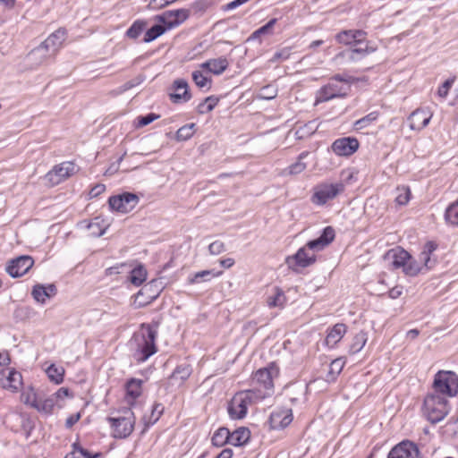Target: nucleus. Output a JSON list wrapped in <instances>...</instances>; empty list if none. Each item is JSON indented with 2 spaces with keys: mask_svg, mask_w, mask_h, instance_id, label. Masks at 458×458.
I'll return each mask as SVG.
<instances>
[{
  "mask_svg": "<svg viewBox=\"0 0 458 458\" xmlns=\"http://www.w3.org/2000/svg\"><path fill=\"white\" fill-rule=\"evenodd\" d=\"M335 239V230L331 226H327L322 234L312 241H310L304 247L290 257L286 258V264L295 272L299 268H304L312 265L316 261L314 251H318L327 247Z\"/></svg>",
  "mask_w": 458,
  "mask_h": 458,
  "instance_id": "obj_1",
  "label": "nucleus"
},
{
  "mask_svg": "<svg viewBox=\"0 0 458 458\" xmlns=\"http://www.w3.org/2000/svg\"><path fill=\"white\" fill-rule=\"evenodd\" d=\"M157 329L149 324H142L140 330L133 335L130 346L137 362H144L157 352Z\"/></svg>",
  "mask_w": 458,
  "mask_h": 458,
  "instance_id": "obj_2",
  "label": "nucleus"
},
{
  "mask_svg": "<svg viewBox=\"0 0 458 458\" xmlns=\"http://www.w3.org/2000/svg\"><path fill=\"white\" fill-rule=\"evenodd\" d=\"M65 36L66 30L64 29H58L49 35L38 47L34 48L29 54V58L31 61H35L37 64L44 63L47 58L56 54L65 39Z\"/></svg>",
  "mask_w": 458,
  "mask_h": 458,
  "instance_id": "obj_3",
  "label": "nucleus"
},
{
  "mask_svg": "<svg viewBox=\"0 0 458 458\" xmlns=\"http://www.w3.org/2000/svg\"><path fill=\"white\" fill-rule=\"evenodd\" d=\"M256 394L250 390H245L236 393L227 406V411L231 419L242 420L245 418L248 407L265 399V395Z\"/></svg>",
  "mask_w": 458,
  "mask_h": 458,
  "instance_id": "obj_4",
  "label": "nucleus"
},
{
  "mask_svg": "<svg viewBox=\"0 0 458 458\" xmlns=\"http://www.w3.org/2000/svg\"><path fill=\"white\" fill-rule=\"evenodd\" d=\"M279 374V369L275 363H270L267 367L258 369L252 377V385L254 387L250 389L256 395L261 394L265 398L270 396L274 392V377Z\"/></svg>",
  "mask_w": 458,
  "mask_h": 458,
  "instance_id": "obj_5",
  "label": "nucleus"
},
{
  "mask_svg": "<svg viewBox=\"0 0 458 458\" xmlns=\"http://www.w3.org/2000/svg\"><path fill=\"white\" fill-rule=\"evenodd\" d=\"M448 401L439 394H428L424 399L423 414L428 421L436 424L447 415Z\"/></svg>",
  "mask_w": 458,
  "mask_h": 458,
  "instance_id": "obj_6",
  "label": "nucleus"
},
{
  "mask_svg": "<svg viewBox=\"0 0 458 458\" xmlns=\"http://www.w3.org/2000/svg\"><path fill=\"white\" fill-rule=\"evenodd\" d=\"M437 245L433 242H428L421 253L420 254V260L423 263L422 266H420L419 263L414 260L411 256L409 261H406V265L404 266L403 271L410 276H417L420 272L422 271L423 268L428 270L432 268L436 263V259H432L430 255L437 250Z\"/></svg>",
  "mask_w": 458,
  "mask_h": 458,
  "instance_id": "obj_7",
  "label": "nucleus"
},
{
  "mask_svg": "<svg viewBox=\"0 0 458 458\" xmlns=\"http://www.w3.org/2000/svg\"><path fill=\"white\" fill-rule=\"evenodd\" d=\"M344 185L343 182L336 183H320L314 187L311 196V202L317 206H323L327 201L334 199L339 194L344 192Z\"/></svg>",
  "mask_w": 458,
  "mask_h": 458,
  "instance_id": "obj_8",
  "label": "nucleus"
},
{
  "mask_svg": "<svg viewBox=\"0 0 458 458\" xmlns=\"http://www.w3.org/2000/svg\"><path fill=\"white\" fill-rule=\"evenodd\" d=\"M433 386L437 394L454 396L458 392V377L452 371H438L435 376Z\"/></svg>",
  "mask_w": 458,
  "mask_h": 458,
  "instance_id": "obj_9",
  "label": "nucleus"
},
{
  "mask_svg": "<svg viewBox=\"0 0 458 458\" xmlns=\"http://www.w3.org/2000/svg\"><path fill=\"white\" fill-rule=\"evenodd\" d=\"M108 421L113 428V435L116 438H125L129 437L134 428L135 418L133 412L127 409L123 416L116 418L109 417Z\"/></svg>",
  "mask_w": 458,
  "mask_h": 458,
  "instance_id": "obj_10",
  "label": "nucleus"
},
{
  "mask_svg": "<svg viewBox=\"0 0 458 458\" xmlns=\"http://www.w3.org/2000/svg\"><path fill=\"white\" fill-rule=\"evenodd\" d=\"M163 287L161 282L153 279L146 284L135 295L134 305L136 308H142L154 301L160 294Z\"/></svg>",
  "mask_w": 458,
  "mask_h": 458,
  "instance_id": "obj_11",
  "label": "nucleus"
},
{
  "mask_svg": "<svg viewBox=\"0 0 458 458\" xmlns=\"http://www.w3.org/2000/svg\"><path fill=\"white\" fill-rule=\"evenodd\" d=\"M139 201L140 199L136 194L124 192L120 195L111 196L108 199V204L112 210L125 214L131 211Z\"/></svg>",
  "mask_w": 458,
  "mask_h": 458,
  "instance_id": "obj_12",
  "label": "nucleus"
},
{
  "mask_svg": "<svg viewBox=\"0 0 458 458\" xmlns=\"http://www.w3.org/2000/svg\"><path fill=\"white\" fill-rule=\"evenodd\" d=\"M190 16L188 9H177L165 11L161 14L156 15L154 20L165 24L167 30H172L183 23Z\"/></svg>",
  "mask_w": 458,
  "mask_h": 458,
  "instance_id": "obj_13",
  "label": "nucleus"
},
{
  "mask_svg": "<svg viewBox=\"0 0 458 458\" xmlns=\"http://www.w3.org/2000/svg\"><path fill=\"white\" fill-rule=\"evenodd\" d=\"M75 173L72 162H63L55 165L47 174L46 179L51 185H57Z\"/></svg>",
  "mask_w": 458,
  "mask_h": 458,
  "instance_id": "obj_14",
  "label": "nucleus"
},
{
  "mask_svg": "<svg viewBox=\"0 0 458 458\" xmlns=\"http://www.w3.org/2000/svg\"><path fill=\"white\" fill-rule=\"evenodd\" d=\"M348 90L349 87H343L330 81L318 91L315 104L327 102L336 98H344Z\"/></svg>",
  "mask_w": 458,
  "mask_h": 458,
  "instance_id": "obj_15",
  "label": "nucleus"
},
{
  "mask_svg": "<svg viewBox=\"0 0 458 458\" xmlns=\"http://www.w3.org/2000/svg\"><path fill=\"white\" fill-rule=\"evenodd\" d=\"M293 416L292 409L278 407L271 412L268 423L271 429L279 430L289 426L293 421Z\"/></svg>",
  "mask_w": 458,
  "mask_h": 458,
  "instance_id": "obj_16",
  "label": "nucleus"
},
{
  "mask_svg": "<svg viewBox=\"0 0 458 458\" xmlns=\"http://www.w3.org/2000/svg\"><path fill=\"white\" fill-rule=\"evenodd\" d=\"M34 265V259L30 256H20L12 259L6 271L12 277H20L25 275Z\"/></svg>",
  "mask_w": 458,
  "mask_h": 458,
  "instance_id": "obj_17",
  "label": "nucleus"
},
{
  "mask_svg": "<svg viewBox=\"0 0 458 458\" xmlns=\"http://www.w3.org/2000/svg\"><path fill=\"white\" fill-rule=\"evenodd\" d=\"M419 448L411 441H403L389 452L387 458H419Z\"/></svg>",
  "mask_w": 458,
  "mask_h": 458,
  "instance_id": "obj_18",
  "label": "nucleus"
},
{
  "mask_svg": "<svg viewBox=\"0 0 458 458\" xmlns=\"http://www.w3.org/2000/svg\"><path fill=\"white\" fill-rule=\"evenodd\" d=\"M359 141L355 138L344 137L335 140L331 148L337 156L348 157L359 148Z\"/></svg>",
  "mask_w": 458,
  "mask_h": 458,
  "instance_id": "obj_19",
  "label": "nucleus"
},
{
  "mask_svg": "<svg viewBox=\"0 0 458 458\" xmlns=\"http://www.w3.org/2000/svg\"><path fill=\"white\" fill-rule=\"evenodd\" d=\"M0 380L4 388L13 392L18 391L22 385L21 374L13 369H2L0 371Z\"/></svg>",
  "mask_w": 458,
  "mask_h": 458,
  "instance_id": "obj_20",
  "label": "nucleus"
},
{
  "mask_svg": "<svg viewBox=\"0 0 458 458\" xmlns=\"http://www.w3.org/2000/svg\"><path fill=\"white\" fill-rule=\"evenodd\" d=\"M367 33L361 30H345L335 35V40L346 46H353L356 43H361V38H366Z\"/></svg>",
  "mask_w": 458,
  "mask_h": 458,
  "instance_id": "obj_21",
  "label": "nucleus"
},
{
  "mask_svg": "<svg viewBox=\"0 0 458 458\" xmlns=\"http://www.w3.org/2000/svg\"><path fill=\"white\" fill-rule=\"evenodd\" d=\"M431 116L432 115L429 114V112L425 109H416L410 114L408 118L411 130H422L428 124Z\"/></svg>",
  "mask_w": 458,
  "mask_h": 458,
  "instance_id": "obj_22",
  "label": "nucleus"
},
{
  "mask_svg": "<svg viewBox=\"0 0 458 458\" xmlns=\"http://www.w3.org/2000/svg\"><path fill=\"white\" fill-rule=\"evenodd\" d=\"M174 92L170 94L173 103L181 104L188 102L191 95L188 89V83L185 80L179 79L174 81Z\"/></svg>",
  "mask_w": 458,
  "mask_h": 458,
  "instance_id": "obj_23",
  "label": "nucleus"
},
{
  "mask_svg": "<svg viewBox=\"0 0 458 458\" xmlns=\"http://www.w3.org/2000/svg\"><path fill=\"white\" fill-rule=\"evenodd\" d=\"M361 42L363 44L356 43L355 45L350 47L351 62H357L375 50L369 46V43L366 38H362Z\"/></svg>",
  "mask_w": 458,
  "mask_h": 458,
  "instance_id": "obj_24",
  "label": "nucleus"
},
{
  "mask_svg": "<svg viewBox=\"0 0 458 458\" xmlns=\"http://www.w3.org/2000/svg\"><path fill=\"white\" fill-rule=\"evenodd\" d=\"M386 259L391 260V265L394 268H403L406 265V261L410 259V254L403 250H390L386 255Z\"/></svg>",
  "mask_w": 458,
  "mask_h": 458,
  "instance_id": "obj_25",
  "label": "nucleus"
},
{
  "mask_svg": "<svg viewBox=\"0 0 458 458\" xmlns=\"http://www.w3.org/2000/svg\"><path fill=\"white\" fill-rule=\"evenodd\" d=\"M192 369L190 365H179L175 368L169 377V384L172 386H182L191 375Z\"/></svg>",
  "mask_w": 458,
  "mask_h": 458,
  "instance_id": "obj_26",
  "label": "nucleus"
},
{
  "mask_svg": "<svg viewBox=\"0 0 458 458\" xmlns=\"http://www.w3.org/2000/svg\"><path fill=\"white\" fill-rule=\"evenodd\" d=\"M56 293V287L55 284H48L47 286L42 284H36L31 292L33 298L40 303H45L47 298H50Z\"/></svg>",
  "mask_w": 458,
  "mask_h": 458,
  "instance_id": "obj_27",
  "label": "nucleus"
},
{
  "mask_svg": "<svg viewBox=\"0 0 458 458\" xmlns=\"http://www.w3.org/2000/svg\"><path fill=\"white\" fill-rule=\"evenodd\" d=\"M228 61L225 57L209 59L200 64V67L208 70L216 75L222 74L228 67Z\"/></svg>",
  "mask_w": 458,
  "mask_h": 458,
  "instance_id": "obj_28",
  "label": "nucleus"
},
{
  "mask_svg": "<svg viewBox=\"0 0 458 458\" xmlns=\"http://www.w3.org/2000/svg\"><path fill=\"white\" fill-rule=\"evenodd\" d=\"M347 327L343 323L335 324L328 332L326 337V344L328 347H335V345L340 342L343 336L345 335Z\"/></svg>",
  "mask_w": 458,
  "mask_h": 458,
  "instance_id": "obj_29",
  "label": "nucleus"
},
{
  "mask_svg": "<svg viewBox=\"0 0 458 458\" xmlns=\"http://www.w3.org/2000/svg\"><path fill=\"white\" fill-rule=\"evenodd\" d=\"M230 445L233 446H242L248 443L250 438V431L248 428L241 427L233 432H230Z\"/></svg>",
  "mask_w": 458,
  "mask_h": 458,
  "instance_id": "obj_30",
  "label": "nucleus"
},
{
  "mask_svg": "<svg viewBox=\"0 0 458 458\" xmlns=\"http://www.w3.org/2000/svg\"><path fill=\"white\" fill-rule=\"evenodd\" d=\"M142 380L137 378L128 380L125 386L127 397L136 400L142 393Z\"/></svg>",
  "mask_w": 458,
  "mask_h": 458,
  "instance_id": "obj_31",
  "label": "nucleus"
},
{
  "mask_svg": "<svg viewBox=\"0 0 458 458\" xmlns=\"http://www.w3.org/2000/svg\"><path fill=\"white\" fill-rule=\"evenodd\" d=\"M368 341V335L364 331H360L352 339L349 348L350 354H355L362 350Z\"/></svg>",
  "mask_w": 458,
  "mask_h": 458,
  "instance_id": "obj_32",
  "label": "nucleus"
},
{
  "mask_svg": "<svg viewBox=\"0 0 458 458\" xmlns=\"http://www.w3.org/2000/svg\"><path fill=\"white\" fill-rule=\"evenodd\" d=\"M230 431L227 428H218L213 435L212 444L217 447H221L225 444H230Z\"/></svg>",
  "mask_w": 458,
  "mask_h": 458,
  "instance_id": "obj_33",
  "label": "nucleus"
},
{
  "mask_svg": "<svg viewBox=\"0 0 458 458\" xmlns=\"http://www.w3.org/2000/svg\"><path fill=\"white\" fill-rule=\"evenodd\" d=\"M344 366V361L342 359L334 360L329 365V369L326 376V381L329 383L334 382L343 370Z\"/></svg>",
  "mask_w": 458,
  "mask_h": 458,
  "instance_id": "obj_34",
  "label": "nucleus"
},
{
  "mask_svg": "<svg viewBox=\"0 0 458 458\" xmlns=\"http://www.w3.org/2000/svg\"><path fill=\"white\" fill-rule=\"evenodd\" d=\"M378 116L379 113L377 111H373L369 113V114L354 122V130L360 131L369 127L373 123H375L378 119Z\"/></svg>",
  "mask_w": 458,
  "mask_h": 458,
  "instance_id": "obj_35",
  "label": "nucleus"
},
{
  "mask_svg": "<svg viewBox=\"0 0 458 458\" xmlns=\"http://www.w3.org/2000/svg\"><path fill=\"white\" fill-rule=\"evenodd\" d=\"M147 279V271L143 266L139 265L130 272L129 280L135 285H140Z\"/></svg>",
  "mask_w": 458,
  "mask_h": 458,
  "instance_id": "obj_36",
  "label": "nucleus"
},
{
  "mask_svg": "<svg viewBox=\"0 0 458 458\" xmlns=\"http://www.w3.org/2000/svg\"><path fill=\"white\" fill-rule=\"evenodd\" d=\"M286 396L292 404H296L299 401L304 397L305 389L302 386H289L286 388Z\"/></svg>",
  "mask_w": 458,
  "mask_h": 458,
  "instance_id": "obj_37",
  "label": "nucleus"
},
{
  "mask_svg": "<svg viewBox=\"0 0 458 458\" xmlns=\"http://www.w3.org/2000/svg\"><path fill=\"white\" fill-rule=\"evenodd\" d=\"M166 30H168L165 24H155L146 31L143 41L145 43H149L163 35Z\"/></svg>",
  "mask_w": 458,
  "mask_h": 458,
  "instance_id": "obj_38",
  "label": "nucleus"
},
{
  "mask_svg": "<svg viewBox=\"0 0 458 458\" xmlns=\"http://www.w3.org/2000/svg\"><path fill=\"white\" fill-rule=\"evenodd\" d=\"M222 272L214 273L213 270H202L195 273L192 276L188 278L190 284H198L200 282H206L211 279V277L218 276Z\"/></svg>",
  "mask_w": 458,
  "mask_h": 458,
  "instance_id": "obj_39",
  "label": "nucleus"
},
{
  "mask_svg": "<svg viewBox=\"0 0 458 458\" xmlns=\"http://www.w3.org/2000/svg\"><path fill=\"white\" fill-rule=\"evenodd\" d=\"M40 395L35 391L32 386H29L21 394V400L25 404L30 405L33 408L38 407V403Z\"/></svg>",
  "mask_w": 458,
  "mask_h": 458,
  "instance_id": "obj_40",
  "label": "nucleus"
},
{
  "mask_svg": "<svg viewBox=\"0 0 458 458\" xmlns=\"http://www.w3.org/2000/svg\"><path fill=\"white\" fill-rule=\"evenodd\" d=\"M148 22L144 20L135 21L126 31V37L131 39H136L146 29Z\"/></svg>",
  "mask_w": 458,
  "mask_h": 458,
  "instance_id": "obj_41",
  "label": "nucleus"
},
{
  "mask_svg": "<svg viewBox=\"0 0 458 458\" xmlns=\"http://www.w3.org/2000/svg\"><path fill=\"white\" fill-rule=\"evenodd\" d=\"M309 155L308 151L301 152L295 163L288 166L287 171L289 174L295 175L302 173L306 168L307 165L302 161Z\"/></svg>",
  "mask_w": 458,
  "mask_h": 458,
  "instance_id": "obj_42",
  "label": "nucleus"
},
{
  "mask_svg": "<svg viewBox=\"0 0 458 458\" xmlns=\"http://www.w3.org/2000/svg\"><path fill=\"white\" fill-rule=\"evenodd\" d=\"M164 406L161 403H154L151 413L148 417L144 416L143 420L146 427H149L150 425L155 424L163 414Z\"/></svg>",
  "mask_w": 458,
  "mask_h": 458,
  "instance_id": "obj_43",
  "label": "nucleus"
},
{
  "mask_svg": "<svg viewBox=\"0 0 458 458\" xmlns=\"http://www.w3.org/2000/svg\"><path fill=\"white\" fill-rule=\"evenodd\" d=\"M276 22V19H271L265 25L252 32L248 40H256L258 38H260L261 36L272 34L273 28Z\"/></svg>",
  "mask_w": 458,
  "mask_h": 458,
  "instance_id": "obj_44",
  "label": "nucleus"
},
{
  "mask_svg": "<svg viewBox=\"0 0 458 458\" xmlns=\"http://www.w3.org/2000/svg\"><path fill=\"white\" fill-rule=\"evenodd\" d=\"M46 371L51 381L55 384L63 382L64 375V369L63 367H56L55 364H51Z\"/></svg>",
  "mask_w": 458,
  "mask_h": 458,
  "instance_id": "obj_45",
  "label": "nucleus"
},
{
  "mask_svg": "<svg viewBox=\"0 0 458 458\" xmlns=\"http://www.w3.org/2000/svg\"><path fill=\"white\" fill-rule=\"evenodd\" d=\"M55 403H56V400H55V395H50L47 398H42V396H40L38 403V407H36L35 409H37L38 411L51 413Z\"/></svg>",
  "mask_w": 458,
  "mask_h": 458,
  "instance_id": "obj_46",
  "label": "nucleus"
},
{
  "mask_svg": "<svg viewBox=\"0 0 458 458\" xmlns=\"http://www.w3.org/2000/svg\"><path fill=\"white\" fill-rule=\"evenodd\" d=\"M100 454H96L92 456L88 450L82 448L78 444H73L72 451L67 454L64 458H96Z\"/></svg>",
  "mask_w": 458,
  "mask_h": 458,
  "instance_id": "obj_47",
  "label": "nucleus"
},
{
  "mask_svg": "<svg viewBox=\"0 0 458 458\" xmlns=\"http://www.w3.org/2000/svg\"><path fill=\"white\" fill-rule=\"evenodd\" d=\"M219 98L215 96H209L204 99L202 103L198 106V112L205 114L211 112L218 104Z\"/></svg>",
  "mask_w": 458,
  "mask_h": 458,
  "instance_id": "obj_48",
  "label": "nucleus"
},
{
  "mask_svg": "<svg viewBox=\"0 0 458 458\" xmlns=\"http://www.w3.org/2000/svg\"><path fill=\"white\" fill-rule=\"evenodd\" d=\"M445 218L447 223L458 226V201L454 202L446 208Z\"/></svg>",
  "mask_w": 458,
  "mask_h": 458,
  "instance_id": "obj_49",
  "label": "nucleus"
},
{
  "mask_svg": "<svg viewBox=\"0 0 458 458\" xmlns=\"http://www.w3.org/2000/svg\"><path fill=\"white\" fill-rule=\"evenodd\" d=\"M192 80L200 89L206 88V90H208L211 88V79L204 76L200 71H194L192 72Z\"/></svg>",
  "mask_w": 458,
  "mask_h": 458,
  "instance_id": "obj_50",
  "label": "nucleus"
},
{
  "mask_svg": "<svg viewBox=\"0 0 458 458\" xmlns=\"http://www.w3.org/2000/svg\"><path fill=\"white\" fill-rule=\"evenodd\" d=\"M267 301L269 307H283L285 302L284 292L279 288H276L275 294L273 296H269Z\"/></svg>",
  "mask_w": 458,
  "mask_h": 458,
  "instance_id": "obj_51",
  "label": "nucleus"
},
{
  "mask_svg": "<svg viewBox=\"0 0 458 458\" xmlns=\"http://www.w3.org/2000/svg\"><path fill=\"white\" fill-rule=\"evenodd\" d=\"M277 88L275 85H267L259 89L258 98L271 100L277 96Z\"/></svg>",
  "mask_w": 458,
  "mask_h": 458,
  "instance_id": "obj_52",
  "label": "nucleus"
},
{
  "mask_svg": "<svg viewBox=\"0 0 458 458\" xmlns=\"http://www.w3.org/2000/svg\"><path fill=\"white\" fill-rule=\"evenodd\" d=\"M195 123L186 124L182 126L176 131L177 140H187L192 137L194 133Z\"/></svg>",
  "mask_w": 458,
  "mask_h": 458,
  "instance_id": "obj_53",
  "label": "nucleus"
},
{
  "mask_svg": "<svg viewBox=\"0 0 458 458\" xmlns=\"http://www.w3.org/2000/svg\"><path fill=\"white\" fill-rule=\"evenodd\" d=\"M397 195L395 197V202L396 204L400 206L406 205L411 198V191L409 187H398L396 189Z\"/></svg>",
  "mask_w": 458,
  "mask_h": 458,
  "instance_id": "obj_54",
  "label": "nucleus"
},
{
  "mask_svg": "<svg viewBox=\"0 0 458 458\" xmlns=\"http://www.w3.org/2000/svg\"><path fill=\"white\" fill-rule=\"evenodd\" d=\"M177 0H149V3L147 6L148 10L152 11H157L162 8H165V6L169 5L170 4H173L176 2Z\"/></svg>",
  "mask_w": 458,
  "mask_h": 458,
  "instance_id": "obj_55",
  "label": "nucleus"
},
{
  "mask_svg": "<svg viewBox=\"0 0 458 458\" xmlns=\"http://www.w3.org/2000/svg\"><path fill=\"white\" fill-rule=\"evenodd\" d=\"M158 118H159V115L156 114L154 113H149L146 115L138 116L137 117V126L138 127L146 126Z\"/></svg>",
  "mask_w": 458,
  "mask_h": 458,
  "instance_id": "obj_56",
  "label": "nucleus"
},
{
  "mask_svg": "<svg viewBox=\"0 0 458 458\" xmlns=\"http://www.w3.org/2000/svg\"><path fill=\"white\" fill-rule=\"evenodd\" d=\"M208 251L211 255H219L225 251V245L221 241H215L209 244Z\"/></svg>",
  "mask_w": 458,
  "mask_h": 458,
  "instance_id": "obj_57",
  "label": "nucleus"
},
{
  "mask_svg": "<svg viewBox=\"0 0 458 458\" xmlns=\"http://www.w3.org/2000/svg\"><path fill=\"white\" fill-rule=\"evenodd\" d=\"M454 83L453 79L446 80L439 88L437 90V95L440 98H445L448 95L449 89H451L452 85Z\"/></svg>",
  "mask_w": 458,
  "mask_h": 458,
  "instance_id": "obj_58",
  "label": "nucleus"
},
{
  "mask_svg": "<svg viewBox=\"0 0 458 458\" xmlns=\"http://www.w3.org/2000/svg\"><path fill=\"white\" fill-rule=\"evenodd\" d=\"M125 155L126 153L120 157L115 163L111 164L110 166L106 170L105 174L113 175L114 174H115L118 171L120 164L123 161Z\"/></svg>",
  "mask_w": 458,
  "mask_h": 458,
  "instance_id": "obj_59",
  "label": "nucleus"
},
{
  "mask_svg": "<svg viewBox=\"0 0 458 458\" xmlns=\"http://www.w3.org/2000/svg\"><path fill=\"white\" fill-rule=\"evenodd\" d=\"M106 191V185L102 183L96 184L94 187L91 188L89 191V198H96L102 194Z\"/></svg>",
  "mask_w": 458,
  "mask_h": 458,
  "instance_id": "obj_60",
  "label": "nucleus"
},
{
  "mask_svg": "<svg viewBox=\"0 0 458 458\" xmlns=\"http://www.w3.org/2000/svg\"><path fill=\"white\" fill-rule=\"evenodd\" d=\"M290 56V50L287 48L282 49L278 52H276L273 56V61L277 60H287Z\"/></svg>",
  "mask_w": 458,
  "mask_h": 458,
  "instance_id": "obj_61",
  "label": "nucleus"
},
{
  "mask_svg": "<svg viewBox=\"0 0 458 458\" xmlns=\"http://www.w3.org/2000/svg\"><path fill=\"white\" fill-rule=\"evenodd\" d=\"M335 60L337 61V62H340L342 60H345L347 62H351V52H350V48L346 49V50H344L340 53H338L335 56Z\"/></svg>",
  "mask_w": 458,
  "mask_h": 458,
  "instance_id": "obj_62",
  "label": "nucleus"
},
{
  "mask_svg": "<svg viewBox=\"0 0 458 458\" xmlns=\"http://www.w3.org/2000/svg\"><path fill=\"white\" fill-rule=\"evenodd\" d=\"M80 419H81L80 413H76V414H72V415L69 416L65 421L66 428H71L74 424H76L80 420Z\"/></svg>",
  "mask_w": 458,
  "mask_h": 458,
  "instance_id": "obj_63",
  "label": "nucleus"
},
{
  "mask_svg": "<svg viewBox=\"0 0 458 458\" xmlns=\"http://www.w3.org/2000/svg\"><path fill=\"white\" fill-rule=\"evenodd\" d=\"M142 81H143V79L140 76H139L131 81H129L126 83H124L123 89L124 90L130 89L140 84L142 82Z\"/></svg>",
  "mask_w": 458,
  "mask_h": 458,
  "instance_id": "obj_64",
  "label": "nucleus"
}]
</instances>
